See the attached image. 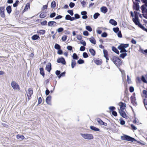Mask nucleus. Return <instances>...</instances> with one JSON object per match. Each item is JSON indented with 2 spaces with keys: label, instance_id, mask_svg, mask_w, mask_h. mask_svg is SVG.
<instances>
[{
  "label": "nucleus",
  "instance_id": "2",
  "mask_svg": "<svg viewBox=\"0 0 147 147\" xmlns=\"http://www.w3.org/2000/svg\"><path fill=\"white\" fill-rule=\"evenodd\" d=\"M133 138L125 134H123V136H121V139L122 140L127 141L131 142H132L133 140H134Z\"/></svg>",
  "mask_w": 147,
  "mask_h": 147
},
{
  "label": "nucleus",
  "instance_id": "45",
  "mask_svg": "<svg viewBox=\"0 0 147 147\" xmlns=\"http://www.w3.org/2000/svg\"><path fill=\"white\" fill-rule=\"evenodd\" d=\"M113 30L114 32L116 33H117L118 32H119L120 31L119 30V28L118 27L113 28Z\"/></svg>",
  "mask_w": 147,
  "mask_h": 147
},
{
  "label": "nucleus",
  "instance_id": "49",
  "mask_svg": "<svg viewBox=\"0 0 147 147\" xmlns=\"http://www.w3.org/2000/svg\"><path fill=\"white\" fill-rule=\"evenodd\" d=\"M124 48V45L123 43H121L117 47V49H122Z\"/></svg>",
  "mask_w": 147,
  "mask_h": 147
},
{
  "label": "nucleus",
  "instance_id": "1",
  "mask_svg": "<svg viewBox=\"0 0 147 147\" xmlns=\"http://www.w3.org/2000/svg\"><path fill=\"white\" fill-rule=\"evenodd\" d=\"M111 60L113 62V63L117 67L120 71L122 73L124 72V71L122 70L119 68V67L122 65V61L120 59L118 56H113L111 58H110Z\"/></svg>",
  "mask_w": 147,
  "mask_h": 147
},
{
  "label": "nucleus",
  "instance_id": "23",
  "mask_svg": "<svg viewBox=\"0 0 147 147\" xmlns=\"http://www.w3.org/2000/svg\"><path fill=\"white\" fill-rule=\"evenodd\" d=\"M16 138L19 140L22 141L25 138L24 136L23 135L18 134L16 136Z\"/></svg>",
  "mask_w": 147,
  "mask_h": 147
},
{
  "label": "nucleus",
  "instance_id": "20",
  "mask_svg": "<svg viewBox=\"0 0 147 147\" xmlns=\"http://www.w3.org/2000/svg\"><path fill=\"white\" fill-rule=\"evenodd\" d=\"M94 62L97 65H100L102 63V59H100L99 60L98 59H94Z\"/></svg>",
  "mask_w": 147,
  "mask_h": 147
},
{
  "label": "nucleus",
  "instance_id": "51",
  "mask_svg": "<svg viewBox=\"0 0 147 147\" xmlns=\"http://www.w3.org/2000/svg\"><path fill=\"white\" fill-rule=\"evenodd\" d=\"M108 35L107 33L105 32H104L102 33L101 34V36L102 37L105 38Z\"/></svg>",
  "mask_w": 147,
  "mask_h": 147
},
{
  "label": "nucleus",
  "instance_id": "56",
  "mask_svg": "<svg viewBox=\"0 0 147 147\" xmlns=\"http://www.w3.org/2000/svg\"><path fill=\"white\" fill-rule=\"evenodd\" d=\"M64 28L62 27H60L57 29V31L58 33H60L63 31Z\"/></svg>",
  "mask_w": 147,
  "mask_h": 147
},
{
  "label": "nucleus",
  "instance_id": "8",
  "mask_svg": "<svg viewBox=\"0 0 147 147\" xmlns=\"http://www.w3.org/2000/svg\"><path fill=\"white\" fill-rule=\"evenodd\" d=\"M57 62L58 63H61L63 65H65L66 64L65 59L63 57H60L57 59Z\"/></svg>",
  "mask_w": 147,
  "mask_h": 147
},
{
  "label": "nucleus",
  "instance_id": "55",
  "mask_svg": "<svg viewBox=\"0 0 147 147\" xmlns=\"http://www.w3.org/2000/svg\"><path fill=\"white\" fill-rule=\"evenodd\" d=\"M116 34H117L118 37L120 38H121L122 37V35L121 32L120 30L119 32H118Z\"/></svg>",
  "mask_w": 147,
  "mask_h": 147
},
{
  "label": "nucleus",
  "instance_id": "19",
  "mask_svg": "<svg viewBox=\"0 0 147 147\" xmlns=\"http://www.w3.org/2000/svg\"><path fill=\"white\" fill-rule=\"evenodd\" d=\"M90 128L92 130L95 131H100V129L94 126L91 125L90 126Z\"/></svg>",
  "mask_w": 147,
  "mask_h": 147
},
{
  "label": "nucleus",
  "instance_id": "42",
  "mask_svg": "<svg viewBox=\"0 0 147 147\" xmlns=\"http://www.w3.org/2000/svg\"><path fill=\"white\" fill-rule=\"evenodd\" d=\"M100 16V14L98 12L95 13L93 15L94 18L95 19H97L99 16Z\"/></svg>",
  "mask_w": 147,
  "mask_h": 147
},
{
  "label": "nucleus",
  "instance_id": "59",
  "mask_svg": "<svg viewBox=\"0 0 147 147\" xmlns=\"http://www.w3.org/2000/svg\"><path fill=\"white\" fill-rule=\"evenodd\" d=\"M56 15V13L55 12H53L52 13H51L49 16V17L50 18H53Z\"/></svg>",
  "mask_w": 147,
  "mask_h": 147
},
{
  "label": "nucleus",
  "instance_id": "57",
  "mask_svg": "<svg viewBox=\"0 0 147 147\" xmlns=\"http://www.w3.org/2000/svg\"><path fill=\"white\" fill-rule=\"evenodd\" d=\"M80 2L83 7H85L86 6V2L84 0L81 1Z\"/></svg>",
  "mask_w": 147,
  "mask_h": 147
},
{
  "label": "nucleus",
  "instance_id": "36",
  "mask_svg": "<svg viewBox=\"0 0 147 147\" xmlns=\"http://www.w3.org/2000/svg\"><path fill=\"white\" fill-rule=\"evenodd\" d=\"M77 63L79 64H82L84 63V61L81 59H80L77 61Z\"/></svg>",
  "mask_w": 147,
  "mask_h": 147
},
{
  "label": "nucleus",
  "instance_id": "3",
  "mask_svg": "<svg viewBox=\"0 0 147 147\" xmlns=\"http://www.w3.org/2000/svg\"><path fill=\"white\" fill-rule=\"evenodd\" d=\"M80 135L81 136L85 139L88 140H92L93 139L94 137L91 134H83L81 133Z\"/></svg>",
  "mask_w": 147,
  "mask_h": 147
},
{
  "label": "nucleus",
  "instance_id": "47",
  "mask_svg": "<svg viewBox=\"0 0 147 147\" xmlns=\"http://www.w3.org/2000/svg\"><path fill=\"white\" fill-rule=\"evenodd\" d=\"M109 109L110 110V111L112 112L115 111L116 109V108L114 106H111L109 108Z\"/></svg>",
  "mask_w": 147,
  "mask_h": 147
},
{
  "label": "nucleus",
  "instance_id": "46",
  "mask_svg": "<svg viewBox=\"0 0 147 147\" xmlns=\"http://www.w3.org/2000/svg\"><path fill=\"white\" fill-rule=\"evenodd\" d=\"M19 1L18 0H16L15 3H13V7H17L18 5Z\"/></svg>",
  "mask_w": 147,
  "mask_h": 147
},
{
  "label": "nucleus",
  "instance_id": "6",
  "mask_svg": "<svg viewBox=\"0 0 147 147\" xmlns=\"http://www.w3.org/2000/svg\"><path fill=\"white\" fill-rule=\"evenodd\" d=\"M133 5L132 8L133 10H135L136 11H140V6L139 5V3L138 2H134V0H132Z\"/></svg>",
  "mask_w": 147,
  "mask_h": 147
},
{
  "label": "nucleus",
  "instance_id": "25",
  "mask_svg": "<svg viewBox=\"0 0 147 147\" xmlns=\"http://www.w3.org/2000/svg\"><path fill=\"white\" fill-rule=\"evenodd\" d=\"M30 3H27L24 9L22 11L23 13L27 11L28 9L30 8Z\"/></svg>",
  "mask_w": 147,
  "mask_h": 147
},
{
  "label": "nucleus",
  "instance_id": "7",
  "mask_svg": "<svg viewBox=\"0 0 147 147\" xmlns=\"http://www.w3.org/2000/svg\"><path fill=\"white\" fill-rule=\"evenodd\" d=\"M135 94L134 93L133 94V95L131 96L130 97L131 102L134 105L136 106L137 105V103L136 102V98L135 96Z\"/></svg>",
  "mask_w": 147,
  "mask_h": 147
},
{
  "label": "nucleus",
  "instance_id": "64",
  "mask_svg": "<svg viewBox=\"0 0 147 147\" xmlns=\"http://www.w3.org/2000/svg\"><path fill=\"white\" fill-rule=\"evenodd\" d=\"M143 94L144 95L145 97L147 98V91L146 90H143L142 91Z\"/></svg>",
  "mask_w": 147,
  "mask_h": 147
},
{
  "label": "nucleus",
  "instance_id": "31",
  "mask_svg": "<svg viewBox=\"0 0 147 147\" xmlns=\"http://www.w3.org/2000/svg\"><path fill=\"white\" fill-rule=\"evenodd\" d=\"M76 62L75 60H72L71 61V66L72 68L73 69L76 66Z\"/></svg>",
  "mask_w": 147,
  "mask_h": 147
},
{
  "label": "nucleus",
  "instance_id": "62",
  "mask_svg": "<svg viewBox=\"0 0 147 147\" xmlns=\"http://www.w3.org/2000/svg\"><path fill=\"white\" fill-rule=\"evenodd\" d=\"M80 42L81 44L82 45L84 46H85L86 45V43L85 41L82 39L80 41Z\"/></svg>",
  "mask_w": 147,
  "mask_h": 147
},
{
  "label": "nucleus",
  "instance_id": "22",
  "mask_svg": "<svg viewBox=\"0 0 147 147\" xmlns=\"http://www.w3.org/2000/svg\"><path fill=\"white\" fill-rule=\"evenodd\" d=\"M6 9L7 13L9 14H10L12 11L11 6H7L6 7Z\"/></svg>",
  "mask_w": 147,
  "mask_h": 147
},
{
  "label": "nucleus",
  "instance_id": "30",
  "mask_svg": "<svg viewBox=\"0 0 147 147\" xmlns=\"http://www.w3.org/2000/svg\"><path fill=\"white\" fill-rule=\"evenodd\" d=\"M20 12L18 10H17V9H15V11L13 13V14L15 18L17 19L18 18V15L19 14Z\"/></svg>",
  "mask_w": 147,
  "mask_h": 147
},
{
  "label": "nucleus",
  "instance_id": "13",
  "mask_svg": "<svg viewBox=\"0 0 147 147\" xmlns=\"http://www.w3.org/2000/svg\"><path fill=\"white\" fill-rule=\"evenodd\" d=\"M52 68L51 63L49 62L46 65L45 69L49 72H50Z\"/></svg>",
  "mask_w": 147,
  "mask_h": 147
},
{
  "label": "nucleus",
  "instance_id": "17",
  "mask_svg": "<svg viewBox=\"0 0 147 147\" xmlns=\"http://www.w3.org/2000/svg\"><path fill=\"white\" fill-rule=\"evenodd\" d=\"M100 11L103 13H106L108 11V9L105 6H102L100 8Z\"/></svg>",
  "mask_w": 147,
  "mask_h": 147
},
{
  "label": "nucleus",
  "instance_id": "24",
  "mask_svg": "<svg viewBox=\"0 0 147 147\" xmlns=\"http://www.w3.org/2000/svg\"><path fill=\"white\" fill-rule=\"evenodd\" d=\"M109 23L114 26H116L117 24V22L116 21L113 19H111L109 21Z\"/></svg>",
  "mask_w": 147,
  "mask_h": 147
},
{
  "label": "nucleus",
  "instance_id": "40",
  "mask_svg": "<svg viewBox=\"0 0 147 147\" xmlns=\"http://www.w3.org/2000/svg\"><path fill=\"white\" fill-rule=\"evenodd\" d=\"M103 53L104 57L109 56L108 53L107 51L105 49H103Z\"/></svg>",
  "mask_w": 147,
  "mask_h": 147
},
{
  "label": "nucleus",
  "instance_id": "53",
  "mask_svg": "<svg viewBox=\"0 0 147 147\" xmlns=\"http://www.w3.org/2000/svg\"><path fill=\"white\" fill-rule=\"evenodd\" d=\"M96 120H97L98 123L100 125H101L102 123H103V121L100 118H98L96 119Z\"/></svg>",
  "mask_w": 147,
  "mask_h": 147
},
{
  "label": "nucleus",
  "instance_id": "10",
  "mask_svg": "<svg viewBox=\"0 0 147 147\" xmlns=\"http://www.w3.org/2000/svg\"><path fill=\"white\" fill-rule=\"evenodd\" d=\"M118 110H119V113L122 117L125 119L127 118V116L125 111H123L124 110H119V109Z\"/></svg>",
  "mask_w": 147,
  "mask_h": 147
},
{
  "label": "nucleus",
  "instance_id": "61",
  "mask_svg": "<svg viewBox=\"0 0 147 147\" xmlns=\"http://www.w3.org/2000/svg\"><path fill=\"white\" fill-rule=\"evenodd\" d=\"M83 56L84 58H87L89 56L86 52H84L83 53Z\"/></svg>",
  "mask_w": 147,
  "mask_h": 147
},
{
  "label": "nucleus",
  "instance_id": "32",
  "mask_svg": "<svg viewBox=\"0 0 147 147\" xmlns=\"http://www.w3.org/2000/svg\"><path fill=\"white\" fill-rule=\"evenodd\" d=\"M73 58L72 60H78L79 58V57L77 55L76 53H74L73 54V55L72 56Z\"/></svg>",
  "mask_w": 147,
  "mask_h": 147
},
{
  "label": "nucleus",
  "instance_id": "11",
  "mask_svg": "<svg viewBox=\"0 0 147 147\" xmlns=\"http://www.w3.org/2000/svg\"><path fill=\"white\" fill-rule=\"evenodd\" d=\"M119 105L120 106V109L119 110H124L126 107V104L122 102H120Z\"/></svg>",
  "mask_w": 147,
  "mask_h": 147
},
{
  "label": "nucleus",
  "instance_id": "44",
  "mask_svg": "<svg viewBox=\"0 0 147 147\" xmlns=\"http://www.w3.org/2000/svg\"><path fill=\"white\" fill-rule=\"evenodd\" d=\"M141 79V81H142L143 82L146 83H147V81L146 80V78L144 75L142 76Z\"/></svg>",
  "mask_w": 147,
  "mask_h": 147
},
{
  "label": "nucleus",
  "instance_id": "34",
  "mask_svg": "<svg viewBox=\"0 0 147 147\" xmlns=\"http://www.w3.org/2000/svg\"><path fill=\"white\" fill-rule=\"evenodd\" d=\"M46 31L44 30H38L37 32V33L39 34L40 35H43L45 33Z\"/></svg>",
  "mask_w": 147,
  "mask_h": 147
},
{
  "label": "nucleus",
  "instance_id": "29",
  "mask_svg": "<svg viewBox=\"0 0 147 147\" xmlns=\"http://www.w3.org/2000/svg\"><path fill=\"white\" fill-rule=\"evenodd\" d=\"M89 51L91 55L93 56L95 55L96 52L92 48H90L89 49Z\"/></svg>",
  "mask_w": 147,
  "mask_h": 147
},
{
  "label": "nucleus",
  "instance_id": "52",
  "mask_svg": "<svg viewBox=\"0 0 147 147\" xmlns=\"http://www.w3.org/2000/svg\"><path fill=\"white\" fill-rule=\"evenodd\" d=\"M67 12L71 16L74 15V13L73 12V11L72 9H69L67 11Z\"/></svg>",
  "mask_w": 147,
  "mask_h": 147
},
{
  "label": "nucleus",
  "instance_id": "18",
  "mask_svg": "<svg viewBox=\"0 0 147 147\" xmlns=\"http://www.w3.org/2000/svg\"><path fill=\"white\" fill-rule=\"evenodd\" d=\"M137 26L142 29L143 30L146 31V32H147V28H146L145 27L142 25L140 22H139Z\"/></svg>",
  "mask_w": 147,
  "mask_h": 147
},
{
  "label": "nucleus",
  "instance_id": "37",
  "mask_svg": "<svg viewBox=\"0 0 147 147\" xmlns=\"http://www.w3.org/2000/svg\"><path fill=\"white\" fill-rule=\"evenodd\" d=\"M54 48L55 49L58 50L61 48V46L59 44L56 43L55 45Z\"/></svg>",
  "mask_w": 147,
  "mask_h": 147
},
{
  "label": "nucleus",
  "instance_id": "63",
  "mask_svg": "<svg viewBox=\"0 0 147 147\" xmlns=\"http://www.w3.org/2000/svg\"><path fill=\"white\" fill-rule=\"evenodd\" d=\"M71 16L70 15L67 14L66 15L65 19L66 20H70Z\"/></svg>",
  "mask_w": 147,
  "mask_h": 147
},
{
  "label": "nucleus",
  "instance_id": "58",
  "mask_svg": "<svg viewBox=\"0 0 147 147\" xmlns=\"http://www.w3.org/2000/svg\"><path fill=\"white\" fill-rule=\"evenodd\" d=\"M63 16L61 15H58L56 16L55 18L53 19V20H59L62 18Z\"/></svg>",
  "mask_w": 147,
  "mask_h": 147
},
{
  "label": "nucleus",
  "instance_id": "43",
  "mask_svg": "<svg viewBox=\"0 0 147 147\" xmlns=\"http://www.w3.org/2000/svg\"><path fill=\"white\" fill-rule=\"evenodd\" d=\"M28 93L30 94V96H31L33 94V91L32 88H29L28 90Z\"/></svg>",
  "mask_w": 147,
  "mask_h": 147
},
{
  "label": "nucleus",
  "instance_id": "15",
  "mask_svg": "<svg viewBox=\"0 0 147 147\" xmlns=\"http://www.w3.org/2000/svg\"><path fill=\"white\" fill-rule=\"evenodd\" d=\"M132 20L136 25H137L138 24L139 22H140V19L138 17H135L134 18H133Z\"/></svg>",
  "mask_w": 147,
  "mask_h": 147
},
{
  "label": "nucleus",
  "instance_id": "48",
  "mask_svg": "<svg viewBox=\"0 0 147 147\" xmlns=\"http://www.w3.org/2000/svg\"><path fill=\"white\" fill-rule=\"evenodd\" d=\"M120 124L122 125H124L125 123V121L121 117L119 119Z\"/></svg>",
  "mask_w": 147,
  "mask_h": 147
},
{
  "label": "nucleus",
  "instance_id": "16",
  "mask_svg": "<svg viewBox=\"0 0 147 147\" xmlns=\"http://www.w3.org/2000/svg\"><path fill=\"white\" fill-rule=\"evenodd\" d=\"M31 39L33 40H38L40 39V37L38 34H36L32 36Z\"/></svg>",
  "mask_w": 147,
  "mask_h": 147
},
{
  "label": "nucleus",
  "instance_id": "35",
  "mask_svg": "<svg viewBox=\"0 0 147 147\" xmlns=\"http://www.w3.org/2000/svg\"><path fill=\"white\" fill-rule=\"evenodd\" d=\"M127 55V53H121L119 55V57L123 59H124L125 57Z\"/></svg>",
  "mask_w": 147,
  "mask_h": 147
},
{
  "label": "nucleus",
  "instance_id": "28",
  "mask_svg": "<svg viewBox=\"0 0 147 147\" xmlns=\"http://www.w3.org/2000/svg\"><path fill=\"white\" fill-rule=\"evenodd\" d=\"M89 41L92 44L94 45L96 44V40L95 39L93 36H91L90 38H89Z\"/></svg>",
  "mask_w": 147,
  "mask_h": 147
},
{
  "label": "nucleus",
  "instance_id": "5",
  "mask_svg": "<svg viewBox=\"0 0 147 147\" xmlns=\"http://www.w3.org/2000/svg\"><path fill=\"white\" fill-rule=\"evenodd\" d=\"M11 86L14 90L19 91L20 88L19 85L15 81H13L11 83Z\"/></svg>",
  "mask_w": 147,
  "mask_h": 147
},
{
  "label": "nucleus",
  "instance_id": "12",
  "mask_svg": "<svg viewBox=\"0 0 147 147\" xmlns=\"http://www.w3.org/2000/svg\"><path fill=\"white\" fill-rule=\"evenodd\" d=\"M87 13L86 11H84L81 12V14L82 16V18L83 19H86L88 18V16H87Z\"/></svg>",
  "mask_w": 147,
  "mask_h": 147
},
{
  "label": "nucleus",
  "instance_id": "54",
  "mask_svg": "<svg viewBox=\"0 0 147 147\" xmlns=\"http://www.w3.org/2000/svg\"><path fill=\"white\" fill-rule=\"evenodd\" d=\"M67 36L66 35H63L61 38V40L62 41L64 42L66 41L67 39Z\"/></svg>",
  "mask_w": 147,
  "mask_h": 147
},
{
  "label": "nucleus",
  "instance_id": "50",
  "mask_svg": "<svg viewBox=\"0 0 147 147\" xmlns=\"http://www.w3.org/2000/svg\"><path fill=\"white\" fill-rule=\"evenodd\" d=\"M45 88H46V90L45 92V94L46 95H48L50 93V91L48 89L47 86H46Z\"/></svg>",
  "mask_w": 147,
  "mask_h": 147
},
{
  "label": "nucleus",
  "instance_id": "33",
  "mask_svg": "<svg viewBox=\"0 0 147 147\" xmlns=\"http://www.w3.org/2000/svg\"><path fill=\"white\" fill-rule=\"evenodd\" d=\"M124 95H125V96L126 97H127L128 98V100H129V97H128V96L129 95V93L128 92V90L127 88L126 87L125 88V91H124Z\"/></svg>",
  "mask_w": 147,
  "mask_h": 147
},
{
  "label": "nucleus",
  "instance_id": "4",
  "mask_svg": "<svg viewBox=\"0 0 147 147\" xmlns=\"http://www.w3.org/2000/svg\"><path fill=\"white\" fill-rule=\"evenodd\" d=\"M66 73L65 71H64L61 73V71L59 70H57L55 72V74L59 79H60L61 77L65 76Z\"/></svg>",
  "mask_w": 147,
  "mask_h": 147
},
{
  "label": "nucleus",
  "instance_id": "41",
  "mask_svg": "<svg viewBox=\"0 0 147 147\" xmlns=\"http://www.w3.org/2000/svg\"><path fill=\"white\" fill-rule=\"evenodd\" d=\"M86 29L90 32L92 31V28L89 25H88L86 26Z\"/></svg>",
  "mask_w": 147,
  "mask_h": 147
},
{
  "label": "nucleus",
  "instance_id": "21",
  "mask_svg": "<svg viewBox=\"0 0 147 147\" xmlns=\"http://www.w3.org/2000/svg\"><path fill=\"white\" fill-rule=\"evenodd\" d=\"M147 7V5L145 4L142 5L141 7V9L142 11V13H144L145 12V10L146 9Z\"/></svg>",
  "mask_w": 147,
  "mask_h": 147
},
{
  "label": "nucleus",
  "instance_id": "38",
  "mask_svg": "<svg viewBox=\"0 0 147 147\" xmlns=\"http://www.w3.org/2000/svg\"><path fill=\"white\" fill-rule=\"evenodd\" d=\"M46 14V12H42L40 15L39 17L41 18H43L46 17L45 14Z\"/></svg>",
  "mask_w": 147,
  "mask_h": 147
},
{
  "label": "nucleus",
  "instance_id": "26",
  "mask_svg": "<svg viewBox=\"0 0 147 147\" xmlns=\"http://www.w3.org/2000/svg\"><path fill=\"white\" fill-rule=\"evenodd\" d=\"M112 50L116 54L119 55V50L117 49L115 46H113L112 47Z\"/></svg>",
  "mask_w": 147,
  "mask_h": 147
},
{
  "label": "nucleus",
  "instance_id": "39",
  "mask_svg": "<svg viewBox=\"0 0 147 147\" xmlns=\"http://www.w3.org/2000/svg\"><path fill=\"white\" fill-rule=\"evenodd\" d=\"M56 6V3L55 1H53L51 3V7L52 8H55Z\"/></svg>",
  "mask_w": 147,
  "mask_h": 147
},
{
  "label": "nucleus",
  "instance_id": "14",
  "mask_svg": "<svg viewBox=\"0 0 147 147\" xmlns=\"http://www.w3.org/2000/svg\"><path fill=\"white\" fill-rule=\"evenodd\" d=\"M51 96L49 95L46 98L45 101L49 105H51Z\"/></svg>",
  "mask_w": 147,
  "mask_h": 147
},
{
  "label": "nucleus",
  "instance_id": "27",
  "mask_svg": "<svg viewBox=\"0 0 147 147\" xmlns=\"http://www.w3.org/2000/svg\"><path fill=\"white\" fill-rule=\"evenodd\" d=\"M40 73L43 77H44L45 76V71L43 67H40L39 68Z\"/></svg>",
  "mask_w": 147,
  "mask_h": 147
},
{
  "label": "nucleus",
  "instance_id": "60",
  "mask_svg": "<svg viewBox=\"0 0 147 147\" xmlns=\"http://www.w3.org/2000/svg\"><path fill=\"white\" fill-rule=\"evenodd\" d=\"M75 5V3L72 2H70L69 4V6L71 8H73Z\"/></svg>",
  "mask_w": 147,
  "mask_h": 147
},
{
  "label": "nucleus",
  "instance_id": "9",
  "mask_svg": "<svg viewBox=\"0 0 147 147\" xmlns=\"http://www.w3.org/2000/svg\"><path fill=\"white\" fill-rule=\"evenodd\" d=\"M5 6L0 7V14L2 18L5 17Z\"/></svg>",
  "mask_w": 147,
  "mask_h": 147
}]
</instances>
